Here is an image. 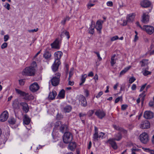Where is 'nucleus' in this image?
<instances>
[{"label": "nucleus", "instance_id": "nucleus-1", "mask_svg": "<svg viewBox=\"0 0 154 154\" xmlns=\"http://www.w3.org/2000/svg\"><path fill=\"white\" fill-rule=\"evenodd\" d=\"M105 133L100 132L98 134V128L96 127H94V133L93 135V140L95 142H97L100 139H103Z\"/></svg>", "mask_w": 154, "mask_h": 154}, {"label": "nucleus", "instance_id": "nucleus-2", "mask_svg": "<svg viewBox=\"0 0 154 154\" xmlns=\"http://www.w3.org/2000/svg\"><path fill=\"white\" fill-rule=\"evenodd\" d=\"M36 72L35 69H33L31 67H27L25 68L23 71V74L27 76H33L35 75Z\"/></svg>", "mask_w": 154, "mask_h": 154}, {"label": "nucleus", "instance_id": "nucleus-3", "mask_svg": "<svg viewBox=\"0 0 154 154\" xmlns=\"http://www.w3.org/2000/svg\"><path fill=\"white\" fill-rule=\"evenodd\" d=\"M73 139V136L72 133L69 132H66L63 136V140L64 143L67 144L71 142Z\"/></svg>", "mask_w": 154, "mask_h": 154}, {"label": "nucleus", "instance_id": "nucleus-4", "mask_svg": "<svg viewBox=\"0 0 154 154\" xmlns=\"http://www.w3.org/2000/svg\"><path fill=\"white\" fill-rule=\"evenodd\" d=\"M140 140L143 143L147 144L149 141V137L148 134L146 132L142 133L139 136Z\"/></svg>", "mask_w": 154, "mask_h": 154}, {"label": "nucleus", "instance_id": "nucleus-5", "mask_svg": "<svg viewBox=\"0 0 154 154\" xmlns=\"http://www.w3.org/2000/svg\"><path fill=\"white\" fill-rule=\"evenodd\" d=\"M55 75V76L51 80L52 85L55 86L57 85L59 83L60 74L59 72H57Z\"/></svg>", "mask_w": 154, "mask_h": 154}, {"label": "nucleus", "instance_id": "nucleus-6", "mask_svg": "<svg viewBox=\"0 0 154 154\" xmlns=\"http://www.w3.org/2000/svg\"><path fill=\"white\" fill-rule=\"evenodd\" d=\"M77 99L79 102L81 103V105L83 107H85L87 106V103L85 97L83 95L80 94L77 97Z\"/></svg>", "mask_w": 154, "mask_h": 154}, {"label": "nucleus", "instance_id": "nucleus-7", "mask_svg": "<svg viewBox=\"0 0 154 154\" xmlns=\"http://www.w3.org/2000/svg\"><path fill=\"white\" fill-rule=\"evenodd\" d=\"M142 30L145 31L148 34L151 35L154 32V28L151 26L144 25L143 27Z\"/></svg>", "mask_w": 154, "mask_h": 154}, {"label": "nucleus", "instance_id": "nucleus-8", "mask_svg": "<svg viewBox=\"0 0 154 154\" xmlns=\"http://www.w3.org/2000/svg\"><path fill=\"white\" fill-rule=\"evenodd\" d=\"M12 105L14 112L20 108V103L17 99H15L13 101Z\"/></svg>", "mask_w": 154, "mask_h": 154}, {"label": "nucleus", "instance_id": "nucleus-9", "mask_svg": "<svg viewBox=\"0 0 154 154\" xmlns=\"http://www.w3.org/2000/svg\"><path fill=\"white\" fill-rule=\"evenodd\" d=\"M95 114L100 119H102L106 116L105 112L103 110L100 109L97 110L95 112Z\"/></svg>", "mask_w": 154, "mask_h": 154}, {"label": "nucleus", "instance_id": "nucleus-10", "mask_svg": "<svg viewBox=\"0 0 154 154\" xmlns=\"http://www.w3.org/2000/svg\"><path fill=\"white\" fill-rule=\"evenodd\" d=\"M148 14L149 13L148 12L143 13L142 16V19L141 20L142 22L145 23H147L148 22L149 18Z\"/></svg>", "mask_w": 154, "mask_h": 154}, {"label": "nucleus", "instance_id": "nucleus-11", "mask_svg": "<svg viewBox=\"0 0 154 154\" xmlns=\"http://www.w3.org/2000/svg\"><path fill=\"white\" fill-rule=\"evenodd\" d=\"M8 117V113L7 111H4L0 116V121L4 122L6 121Z\"/></svg>", "mask_w": 154, "mask_h": 154}, {"label": "nucleus", "instance_id": "nucleus-12", "mask_svg": "<svg viewBox=\"0 0 154 154\" xmlns=\"http://www.w3.org/2000/svg\"><path fill=\"white\" fill-rule=\"evenodd\" d=\"M39 88V86L36 82L34 83L29 87L30 90L33 92H35L37 91Z\"/></svg>", "mask_w": 154, "mask_h": 154}, {"label": "nucleus", "instance_id": "nucleus-13", "mask_svg": "<svg viewBox=\"0 0 154 154\" xmlns=\"http://www.w3.org/2000/svg\"><path fill=\"white\" fill-rule=\"evenodd\" d=\"M150 123L147 120L142 122L140 125V128L143 129L148 128H150Z\"/></svg>", "mask_w": 154, "mask_h": 154}, {"label": "nucleus", "instance_id": "nucleus-14", "mask_svg": "<svg viewBox=\"0 0 154 154\" xmlns=\"http://www.w3.org/2000/svg\"><path fill=\"white\" fill-rule=\"evenodd\" d=\"M143 116L146 119H151L153 117V113L150 111H146L144 113Z\"/></svg>", "mask_w": 154, "mask_h": 154}, {"label": "nucleus", "instance_id": "nucleus-15", "mask_svg": "<svg viewBox=\"0 0 154 154\" xmlns=\"http://www.w3.org/2000/svg\"><path fill=\"white\" fill-rule=\"evenodd\" d=\"M61 63L60 61H55L51 66V68L54 72H55L57 70L59 66Z\"/></svg>", "mask_w": 154, "mask_h": 154}, {"label": "nucleus", "instance_id": "nucleus-16", "mask_svg": "<svg viewBox=\"0 0 154 154\" xmlns=\"http://www.w3.org/2000/svg\"><path fill=\"white\" fill-rule=\"evenodd\" d=\"M135 16V14L134 13L130 14L128 15L126 17L127 21L129 23H132L134 20Z\"/></svg>", "mask_w": 154, "mask_h": 154}, {"label": "nucleus", "instance_id": "nucleus-17", "mask_svg": "<svg viewBox=\"0 0 154 154\" xmlns=\"http://www.w3.org/2000/svg\"><path fill=\"white\" fill-rule=\"evenodd\" d=\"M115 140L114 139L110 138L108 140L107 142L111 145L113 149H116L117 148V146Z\"/></svg>", "mask_w": 154, "mask_h": 154}, {"label": "nucleus", "instance_id": "nucleus-18", "mask_svg": "<svg viewBox=\"0 0 154 154\" xmlns=\"http://www.w3.org/2000/svg\"><path fill=\"white\" fill-rule=\"evenodd\" d=\"M103 23V21L98 20L96 23L95 27L97 31H99L100 33V32L101 30L102 29V25Z\"/></svg>", "mask_w": 154, "mask_h": 154}, {"label": "nucleus", "instance_id": "nucleus-19", "mask_svg": "<svg viewBox=\"0 0 154 154\" xmlns=\"http://www.w3.org/2000/svg\"><path fill=\"white\" fill-rule=\"evenodd\" d=\"M20 105L22 107L23 111L26 113L28 112L29 111V107L27 104L25 102H21L20 103Z\"/></svg>", "mask_w": 154, "mask_h": 154}, {"label": "nucleus", "instance_id": "nucleus-20", "mask_svg": "<svg viewBox=\"0 0 154 154\" xmlns=\"http://www.w3.org/2000/svg\"><path fill=\"white\" fill-rule=\"evenodd\" d=\"M140 5L143 8H147L150 6L151 2L148 0H144L141 2Z\"/></svg>", "mask_w": 154, "mask_h": 154}, {"label": "nucleus", "instance_id": "nucleus-21", "mask_svg": "<svg viewBox=\"0 0 154 154\" xmlns=\"http://www.w3.org/2000/svg\"><path fill=\"white\" fill-rule=\"evenodd\" d=\"M15 91L16 92L19 94H20L21 96H25L26 97L25 99L26 100L28 99V98H27L28 96V94L27 93H26L25 92L22 91L19 89H16Z\"/></svg>", "mask_w": 154, "mask_h": 154}, {"label": "nucleus", "instance_id": "nucleus-22", "mask_svg": "<svg viewBox=\"0 0 154 154\" xmlns=\"http://www.w3.org/2000/svg\"><path fill=\"white\" fill-rule=\"evenodd\" d=\"M55 61H60V59L61 58V56L63 55L62 53L60 51L55 52L54 53Z\"/></svg>", "mask_w": 154, "mask_h": 154}, {"label": "nucleus", "instance_id": "nucleus-23", "mask_svg": "<svg viewBox=\"0 0 154 154\" xmlns=\"http://www.w3.org/2000/svg\"><path fill=\"white\" fill-rule=\"evenodd\" d=\"M72 109V107L70 105H67L64 106L62 109V111L65 113L70 112Z\"/></svg>", "mask_w": 154, "mask_h": 154}, {"label": "nucleus", "instance_id": "nucleus-24", "mask_svg": "<svg viewBox=\"0 0 154 154\" xmlns=\"http://www.w3.org/2000/svg\"><path fill=\"white\" fill-rule=\"evenodd\" d=\"M60 41L57 39L51 45L52 48H59Z\"/></svg>", "mask_w": 154, "mask_h": 154}, {"label": "nucleus", "instance_id": "nucleus-25", "mask_svg": "<svg viewBox=\"0 0 154 154\" xmlns=\"http://www.w3.org/2000/svg\"><path fill=\"white\" fill-rule=\"evenodd\" d=\"M69 145V149L71 151L74 150L76 146V143L75 142H70Z\"/></svg>", "mask_w": 154, "mask_h": 154}, {"label": "nucleus", "instance_id": "nucleus-26", "mask_svg": "<svg viewBox=\"0 0 154 154\" xmlns=\"http://www.w3.org/2000/svg\"><path fill=\"white\" fill-rule=\"evenodd\" d=\"M30 120L27 115H24L23 119V123L26 125H28L30 122Z\"/></svg>", "mask_w": 154, "mask_h": 154}, {"label": "nucleus", "instance_id": "nucleus-27", "mask_svg": "<svg viewBox=\"0 0 154 154\" xmlns=\"http://www.w3.org/2000/svg\"><path fill=\"white\" fill-rule=\"evenodd\" d=\"M57 95V93L55 91H53L51 92L49 95V98L51 100L54 99Z\"/></svg>", "mask_w": 154, "mask_h": 154}, {"label": "nucleus", "instance_id": "nucleus-28", "mask_svg": "<svg viewBox=\"0 0 154 154\" xmlns=\"http://www.w3.org/2000/svg\"><path fill=\"white\" fill-rule=\"evenodd\" d=\"M149 60L148 59H143L140 62L141 67L145 66H147L149 64Z\"/></svg>", "mask_w": 154, "mask_h": 154}, {"label": "nucleus", "instance_id": "nucleus-29", "mask_svg": "<svg viewBox=\"0 0 154 154\" xmlns=\"http://www.w3.org/2000/svg\"><path fill=\"white\" fill-rule=\"evenodd\" d=\"M115 138L114 139V140L116 141H119L121 139L122 137V136L121 134L119 132L117 134H115L114 135Z\"/></svg>", "mask_w": 154, "mask_h": 154}, {"label": "nucleus", "instance_id": "nucleus-30", "mask_svg": "<svg viewBox=\"0 0 154 154\" xmlns=\"http://www.w3.org/2000/svg\"><path fill=\"white\" fill-rule=\"evenodd\" d=\"M67 125H61L60 128V130L61 132L63 133L67 130Z\"/></svg>", "mask_w": 154, "mask_h": 154}, {"label": "nucleus", "instance_id": "nucleus-31", "mask_svg": "<svg viewBox=\"0 0 154 154\" xmlns=\"http://www.w3.org/2000/svg\"><path fill=\"white\" fill-rule=\"evenodd\" d=\"M43 56L45 59H48L51 57V54L49 52L45 51L44 54Z\"/></svg>", "mask_w": 154, "mask_h": 154}, {"label": "nucleus", "instance_id": "nucleus-32", "mask_svg": "<svg viewBox=\"0 0 154 154\" xmlns=\"http://www.w3.org/2000/svg\"><path fill=\"white\" fill-rule=\"evenodd\" d=\"M116 56V54H114L111 57L110 63L112 66H113L116 63V59H115Z\"/></svg>", "mask_w": 154, "mask_h": 154}, {"label": "nucleus", "instance_id": "nucleus-33", "mask_svg": "<svg viewBox=\"0 0 154 154\" xmlns=\"http://www.w3.org/2000/svg\"><path fill=\"white\" fill-rule=\"evenodd\" d=\"M131 66H129L125 68L120 72V75H122L124 74L131 68Z\"/></svg>", "mask_w": 154, "mask_h": 154}, {"label": "nucleus", "instance_id": "nucleus-34", "mask_svg": "<svg viewBox=\"0 0 154 154\" xmlns=\"http://www.w3.org/2000/svg\"><path fill=\"white\" fill-rule=\"evenodd\" d=\"M65 91L63 89H62L60 91L58 96L62 98H63L65 97Z\"/></svg>", "mask_w": 154, "mask_h": 154}, {"label": "nucleus", "instance_id": "nucleus-35", "mask_svg": "<svg viewBox=\"0 0 154 154\" xmlns=\"http://www.w3.org/2000/svg\"><path fill=\"white\" fill-rule=\"evenodd\" d=\"M95 26H94L91 25L89 29V33L91 34H93L94 32V29Z\"/></svg>", "mask_w": 154, "mask_h": 154}, {"label": "nucleus", "instance_id": "nucleus-36", "mask_svg": "<svg viewBox=\"0 0 154 154\" xmlns=\"http://www.w3.org/2000/svg\"><path fill=\"white\" fill-rule=\"evenodd\" d=\"M87 76V75L85 74L82 75L81 79V81L82 82L79 84V85H82V84L84 83L85 81L86 78Z\"/></svg>", "mask_w": 154, "mask_h": 154}, {"label": "nucleus", "instance_id": "nucleus-37", "mask_svg": "<svg viewBox=\"0 0 154 154\" xmlns=\"http://www.w3.org/2000/svg\"><path fill=\"white\" fill-rule=\"evenodd\" d=\"M73 69H70V72L69 73V76L68 79V80H70L71 78L73 76Z\"/></svg>", "mask_w": 154, "mask_h": 154}, {"label": "nucleus", "instance_id": "nucleus-38", "mask_svg": "<svg viewBox=\"0 0 154 154\" xmlns=\"http://www.w3.org/2000/svg\"><path fill=\"white\" fill-rule=\"evenodd\" d=\"M66 35L67 37V39H69V32L66 31H63L61 35Z\"/></svg>", "mask_w": 154, "mask_h": 154}, {"label": "nucleus", "instance_id": "nucleus-39", "mask_svg": "<svg viewBox=\"0 0 154 154\" xmlns=\"http://www.w3.org/2000/svg\"><path fill=\"white\" fill-rule=\"evenodd\" d=\"M9 123L12 125H13L16 122V120L14 118H12L10 119L9 120H8Z\"/></svg>", "mask_w": 154, "mask_h": 154}, {"label": "nucleus", "instance_id": "nucleus-40", "mask_svg": "<svg viewBox=\"0 0 154 154\" xmlns=\"http://www.w3.org/2000/svg\"><path fill=\"white\" fill-rule=\"evenodd\" d=\"M37 66V64L36 62L35 61L33 62L31 64L30 66L29 67H31L33 68V69H35L36 67Z\"/></svg>", "mask_w": 154, "mask_h": 154}, {"label": "nucleus", "instance_id": "nucleus-41", "mask_svg": "<svg viewBox=\"0 0 154 154\" xmlns=\"http://www.w3.org/2000/svg\"><path fill=\"white\" fill-rule=\"evenodd\" d=\"M69 18L68 17H66L65 18L63 19V20H62L61 21V23L62 24L64 25L66 20H69Z\"/></svg>", "mask_w": 154, "mask_h": 154}, {"label": "nucleus", "instance_id": "nucleus-42", "mask_svg": "<svg viewBox=\"0 0 154 154\" xmlns=\"http://www.w3.org/2000/svg\"><path fill=\"white\" fill-rule=\"evenodd\" d=\"M151 72H149L146 70H145L143 72V74L145 76H147L148 75H150L151 74Z\"/></svg>", "mask_w": 154, "mask_h": 154}, {"label": "nucleus", "instance_id": "nucleus-43", "mask_svg": "<svg viewBox=\"0 0 154 154\" xmlns=\"http://www.w3.org/2000/svg\"><path fill=\"white\" fill-rule=\"evenodd\" d=\"M112 126L115 130L119 131H120L122 128L121 127H119V126H116V125H113Z\"/></svg>", "mask_w": 154, "mask_h": 154}, {"label": "nucleus", "instance_id": "nucleus-44", "mask_svg": "<svg viewBox=\"0 0 154 154\" xmlns=\"http://www.w3.org/2000/svg\"><path fill=\"white\" fill-rule=\"evenodd\" d=\"M144 150L146 152H150L151 154H154V151L151 150L149 148H144Z\"/></svg>", "mask_w": 154, "mask_h": 154}, {"label": "nucleus", "instance_id": "nucleus-45", "mask_svg": "<svg viewBox=\"0 0 154 154\" xmlns=\"http://www.w3.org/2000/svg\"><path fill=\"white\" fill-rule=\"evenodd\" d=\"M94 112V110H91L88 111V114L89 117L91 116Z\"/></svg>", "mask_w": 154, "mask_h": 154}, {"label": "nucleus", "instance_id": "nucleus-46", "mask_svg": "<svg viewBox=\"0 0 154 154\" xmlns=\"http://www.w3.org/2000/svg\"><path fill=\"white\" fill-rule=\"evenodd\" d=\"M4 6L8 10H9L10 9V5L7 3H6L5 5H4Z\"/></svg>", "mask_w": 154, "mask_h": 154}, {"label": "nucleus", "instance_id": "nucleus-47", "mask_svg": "<svg viewBox=\"0 0 154 154\" xmlns=\"http://www.w3.org/2000/svg\"><path fill=\"white\" fill-rule=\"evenodd\" d=\"M8 44L6 42H4L1 45V48L2 49H4L7 47Z\"/></svg>", "mask_w": 154, "mask_h": 154}, {"label": "nucleus", "instance_id": "nucleus-48", "mask_svg": "<svg viewBox=\"0 0 154 154\" xmlns=\"http://www.w3.org/2000/svg\"><path fill=\"white\" fill-rule=\"evenodd\" d=\"M119 37L117 35H115L113 37H112L111 38V40L112 41H113L115 40H116L117 39H119Z\"/></svg>", "mask_w": 154, "mask_h": 154}, {"label": "nucleus", "instance_id": "nucleus-49", "mask_svg": "<svg viewBox=\"0 0 154 154\" xmlns=\"http://www.w3.org/2000/svg\"><path fill=\"white\" fill-rule=\"evenodd\" d=\"M94 53H95L97 55L98 59L99 60L101 61L102 59L101 57H100L99 53L98 52L95 51L94 52Z\"/></svg>", "mask_w": 154, "mask_h": 154}, {"label": "nucleus", "instance_id": "nucleus-50", "mask_svg": "<svg viewBox=\"0 0 154 154\" xmlns=\"http://www.w3.org/2000/svg\"><path fill=\"white\" fill-rule=\"evenodd\" d=\"M9 38V36L8 35H5L4 37V41L5 42H7Z\"/></svg>", "mask_w": 154, "mask_h": 154}, {"label": "nucleus", "instance_id": "nucleus-51", "mask_svg": "<svg viewBox=\"0 0 154 154\" xmlns=\"http://www.w3.org/2000/svg\"><path fill=\"white\" fill-rule=\"evenodd\" d=\"M128 106L126 104H123L121 106V109L122 110H124L127 109Z\"/></svg>", "mask_w": 154, "mask_h": 154}, {"label": "nucleus", "instance_id": "nucleus-52", "mask_svg": "<svg viewBox=\"0 0 154 154\" xmlns=\"http://www.w3.org/2000/svg\"><path fill=\"white\" fill-rule=\"evenodd\" d=\"M135 80V79L134 77H132L130 78L129 79V82L130 83H132L134 82Z\"/></svg>", "mask_w": 154, "mask_h": 154}, {"label": "nucleus", "instance_id": "nucleus-53", "mask_svg": "<svg viewBox=\"0 0 154 154\" xmlns=\"http://www.w3.org/2000/svg\"><path fill=\"white\" fill-rule=\"evenodd\" d=\"M146 85V84H144L143 85H142L140 89V91L141 92V91H143L144 89L145 88Z\"/></svg>", "mask_w": 154, "mask_h": 154}, {"label": "nucleus", "instance_id": "nucleus-54", "mask_svg": "<svg viewBox=\"0 0 154 154\" xmlns=\"http://www.w3.org/2000/svg\"><path fill=\"white\" fill-rule=\"evenodd\" d=\"M38 30V28L36 29H35L32 30H28V32H37Z\"/></svg>", "mask_w": 154, "mask_h": 154}, {"label": "nucleus", "instance_id": "nucleus-55", "mask_svg": "<svg viewBox=\"0 0 154 154\" xmlns=\"http://www.w3.org/2000/svg\"><path fill=\"white\" fill-rule=\"evenodd\" d=\"M120 131L122 132L123 134H126L127 133V131L124 129L123 128H121Z\"/></svg>", "mask_w": 154, "mask_h": 154}, {"label": "nucleus", "instance_id": "nucleus-56", "mask_svg": "<svg viewBox=\"0 0 154 154\" xmlns=\"http://www.w3.org/2000/svg\"><path fill=\"white\" fill-rule=\"evenodd\" d=\"M122 99V97H117L115 100V103H117L119 102V101L121 100Z\"/></svg>", "mask_w": 154, "mask_h": 154}, {"label": "nucleus", "instance_id": "nucleus-57", "mask_svg": "<svg viewBox=\"0 0 154 154\" xmlns=\"http://www.w3.org/2000/svg\"><path fill=\"white\" fill-rule=\"evenodd\" d=\"M103 92L102 91L99 92L98 94L96 96V97L97 98H99L101 95H102Z\"/></svg>", "mask_w": 154, "mask_h": 154}, {"label": "nucleus", "instance_id": "nucleus-58", "mask_svg": "<svg viewBox=\"0 0 154 154\" xmlns=\"http://www.w3.org/2000/svg\"><path fill=\"white\" fill-rule=\"evenodd\" d=\"M94 5V4H91L90 3H89L87 5L88 8L89 9L91 7L93 6Z\"/></svg>", "mask_w": 154, "mask_h": 154}, {"label": "nucleus", "instance_id": "nucleus-59", "mask_svg": "<svg viewBox=\"0 0 154 154\" xmlns=\"http://www.w3.org/2000/svg\"><path fill=\"white\" fill-rule=\"evenodd\" d=\"M19 83L20 85H23L24 83V82L23 79H21L19 80Z\"/></svg>", "mask_w": 154, "mask_h": 154}, {"label": "nucleus", "instance_id": "nucleus-60", "mask_svg": "<svg viewBox=\"0 0 154 154\" xmlns=\"http://www.w3.org/2000/svg\"><path fill=\"white\" fill-rule=\"evenodd\" d=\"M107 5L109 6H112L113 5L112 2L111 1H109L107 2Z\"/></svg>", "mask_w": 154, "mask_h": 154}, {"label": "nucleus", "instance_id": "nucleus-61", "mask_svg": "<svg viewBox=\"0 0 154 154\" xmlns=\"http://www.w3.org/2000/svg\"><path fill=\"white\" fill-rule=\"evenodd\" d=\"M149 104L150 106H154V101H150L149 103Z\"/></svg>", "mask_w": 154, "mask_h": 154}, {"label": "nucleus", "instance_id": "nucleus-62", "mask_svg": "<svg viewBox=\"0 0 154 154\" xmlns=\"http://www.w3.org/2000/svg\"><path fill=\"white\" fill-rule=\"evenodd\" d=\"M145 91H143L141 94L140 96L142 97V98L143 99V100L144 98L146 95L145 94Z\"/></svg>", "mask_w": 154, "mask_h": 154}, {"label": "nucleus", "instance_id": "nucleus-63", "mask_svg": "<svg viewBox=\"0 0 154 154\" xmlns=\"http://www.w3.org/2000/svg\"><path fill=\"white\" fill-rule=\"evenodd\" d=\"M137 150V149H135V148H132L131 149V152L132 153L131 154H136L135 151Z\"/></svg>", "mask_w": 154, "mask_h": 154}, {"label": "nucleus", "instance_id": "nucleus-64", "mask_svg": "<svg viewBox=\"0 0 154 154\" xmlns=\"http://www.w3.org/2000/svg\"><path fill=\"white\" fill-rule=\"evenodd\" d=\"M85 94L86 97H88L89 95V92L88 90H85Z\"/></svg>", "mask_w": 154, "mask_h": 154}]
</instances>
